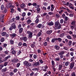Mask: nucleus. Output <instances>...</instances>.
<instances>
[{
	"label": "nucleus",
	"mask_w": 76,
	"mask_h": 76,
	"mask_svg": "<svg viewBox=\"0 0 76 76\" xmlns=\"http://www.w3.org/2000/svg\"><path fill=\"white\" fill-rule=\"evenodd\" d=\"M55 27H57L58 29L61 28V25L60 24V23L58 22L55 23Z\"/></svg>",
	"instance_id": "1"
},
{
	"label": "nucleus",
	"mask_w": 76,
	"mask_h": 76,
	"mask_svg": "<svg viewBox=\"0 0 76 76\" xmlns=\"http://www.w3.org/2000/svg\"><path fill=\"white\" fill-rule=\"evenodd\" d=\"M16 28V26H15V23H13L12 24L11 26V27L10 28L9 30L10 31H12L13 29Z\"/></svg>",
	"instance_id": "2"
},
{
	"label": "nucleus",
	"mask_w": 76,
	"mask_h": 76,
	"mask_svg": "<svg viewBox=\"0 0 76 76\" xmlns=\"http://www.w3.org/2000/svg\"><path fill=\"white\" fill-rule=\"evenodd\" d=\"M24 64L26 65L27 67H30L31 66V64L27 61H25L24 62Z\"/></svg>",
	"instance_id": "3"
},
{
	"label": "nucleus",
	"mask_w": 76,
	"mask_h": 76,
	"mask_svg": "<svg viewBox=\"0 0 76 76\" xmlns=\"http://www.w3.org/2000/svg\"><path fill=\"white\" fill-rule=\"evenodd\" d=\"M27 34H28V36L29 37V38H31L32 37V33L29 31H27Z\"/></svg>",
	"instance_id": "4"
},
{
	"label": "nucleus",
	"mask_w": 76,
	"mask_h": 76,
	"mask_svg": "<svg viewBox=\"0 0 76 76\" xmlns=\"http://www.w3.org/2000/svg\"><path fill=\"white\" fill-rule=\"evenodd\" d=\"M47 69H48V67H47L46 65L43 66L42 67V70H43V71H44V72H46L47 71Z\"/></svg>",
	"instance_id": "5"
},
{
	"label": "nucleus",
	"mask_w": 76,
	"mask_h": 76,
	"mask_svg": "<svg viewBox=\"0 0 76 76\" xmlns=\"http://www.w3.org/2000/svg\"><path fill=\"white\" fill-rule=\"evenodd\" d=\"M75 65V62H72L71 63V64L70 65V67L71 69H72L74 67V66Z\"/></svg>",
	"instance_id": "6"
},
{
	"label": "nucleus",
	"mask_w": 76,
	"mask_h": 76,
	"mask_svg": "<svg viewBox=\"0 0 76 76\" xmlns=\"http://www.w3.org/2000/svg\"><path fill=\"white\" fill-rule=\"evenodd\" d=\"M11 6H12V4L10 3H7L6 5V7L7 8H10L11 7Z\"/></svg>",
	"instance_id": "7"
},
{
	"label": "nucleus",
	"mask_w": 76,
	"mask_h": 76,
	"mask_svg": "<svg viewBox=\"0 0 76 76\" xmlns=\"http://www.w3.org/2000/svg\"><path fill=\"white\" fill-rule=\"evenodd\" d=\"M12 63H16L18 61V59L17 58L13 59L12 61Z\"/></svg>",
	"instance_id": "8"
},
{
	"label": "nucleus",
	"mask_w": 76,
	"mask_h": 76,
	"mask_svg": "<svg viewBox=\"0 0 76 76\" xmlns=\"http://www.w3.org/2000/svg\"><path fill=\"white\" fill-rule=\"evenodd\" d=\"M48 25L49 26H53L54 25V23L53 21H51L48 23Z\"/></svg>",
	"instance_id": "9"
},
{
	"label": "nucleus",
	"mask_w": 76,
	"mask_h": 76,
	"mask_svg": "<svg viewBox=\"0 0 76 76\" xmlns=\"http://www.w3.org/2000/svg\"><path fill=\"white\" fill-rule=\"evenodd\" d=\"M21 39L22 40H23L24 41L26 42L27 41V37H21Z\"/></svg>",
	"instance_id": "10"
},
{
	"label": "nucleus",
	"mask_w": 76,
	"mask_h": 76,
	"mask_svg": "<svg viewBox=\"0 0 76 76\" xmlns=\"http://www.w3.org/2000/svg\"><path fill=\"white\" fill-rule=\"evenodd\" d=\"M10 35L11 38H13L14 37H16V34H10Z\"/></svg>",
	"instance_id": "11"
},
{
	"label": "nucleus",
	"mask_w": 76,
	"mask_h": 76,
	"mask_svg": "<svg viewBox=\"0 0 76 76\" xmlns=\"http://www.w3.org/2000/svg\"><path fill=\"white\" fill-rule=\"evenodd\" d=\"M39 17L38 16L36 18V19H37L35 20L36 23H38V22H39Z\"/></svg>",
	"instance_id": "12"
},
{
	"label": "nucleus",
	"mask_w": 76,
	"mask_h": 76,
	"mask_svg": "<svg viewBox=\"0 0 76 76\" xmlns=\"http://www.w3.org/2000/svg\"><path fill=\"white\" fill-rule=\"evenodd\" d=\"M34 65L35 66H38L39 65V62L38 61L36 63H34Z\"/></svg>",
	"instance_id": "13"
},
{
	"label": "nucleus",
	"mask_w": 76,
	"mask_h": 76,
	"mask_svg": "<svg viewBox=\"0 0 76 76\" xmlns=\"http://www.w3.org/2000/svg\"><path fill=\"white\" fill-rule=\"evenodd\" d=\"M20 7L22 9H23L24 7H25L26 6V5L25 4H23L20 5Z\"/></svg>",
	"instance_id": "14"
},
{
	"label": "nucleus",
	"mask_w": 76,
	"mask_h": 76,
	"mask_svg": "<svg viewBox=\"0 0 76 76\" xmlns=\"http://www.w3.org/2000/svg\"><path fill=\"white\" fill-rule=\"evenodd\" d=\"M41 35H42V30H40L39 32L37 34V36L38 37H40Z\"/></svg>",
	"instance_id": "15"
},
{
	"label": "nucleus",
	"mask_w": 76,
	"mask_h": 76,
	"mask_svg": "<svg viewBox=\"0 0 76 76\" xmlns=\"http://www.w3.org/2000/svg\"><path fill=\"white\" fill-rule=\"evenodd\" d=\"M52 66L53 67H55V63H54V61H52Z\"/></svg>",
	"instance_id": "16"
},
{
	"label": "nucleus",
	"mask_w": 76,
	"mask_h": 76,
	"mask_svg": "<svg viewBox=\"0 0 76 76\" xmlns=\"http://www.w3.org/2000/svg\"><path fill=\"white\" fill-rule=\"evenodd\" d=\"M56 41H57V40H58V41L59 42H61V41H62V39L60 38H56Z\"/></svg>",
	"instance_id": "17"
},
{
	"label": "nucleus",
	"mask_w": 76,
	"mask_h": 76,
	"mask_svg": "<svg viewBox=\"0 0 76 76\" xmlns=\"http://www.w3.org/2000/svg\"><path fill=\"white\" fill-rule=\"evenodd\" d=\"M4 17V15H0V19L1 20H2V19H3V18Z\"/></svg>",
	"instance_id": "18"
},
{
	"label": "nucleus",
	"mask_w": 76,
	"mask_h": 76,
	"mask_svg": "<svg viewBox=\"0 0 76 76\" xmlns=\"http://www.w3.org/2000/svg\"><path fill=\"white\" fill-rule=\"evenodd\" d=\"M65 52L64 51H62L61 52L58 53V55H63V54H64L65 53Z\"/></svg>",
	"instance_id": "19"
},
{
	"label": "nucleus",
	"mask_w": 76,
	"mask_h": 76,
	"mask_svg": "<svg viewBox=\"0 0 76 76\" xmlns=\"http://www.w3.org/2000/svg\"><path fill=\"white\" fill-rule=\"evenodd\" d=\"M52 30H49L47 31L46 33L48 34H51V33H52Z\"/></svg>",
	"instance_id": "20"
},
{
	"label": "nucleus",
	"mask_w": 76,
	"mask_h": 76,
	"mask_svg": "<svg viewBox=\"0 0 76 76\" xmlns=\"http://www.w3.org/2000/svg\"><path fill=\"white\" fill-rule=\"evenodd\" d=\"M62 67H63V65L62 64L59 65V68H58L59 70H61V69L62 68Z\"/></svg>",
	"instance_id": "21"
},
{
	"label": "nucleus",
	"mask_w": 76,
	"mask_h": 76,
	"mask_svg": "<svg viewBox=\"0 0 76 76\" xmlns=\"http://www.w3.org/2000/svg\"><path fill=\"white\" fill-rule=\"evenodd\" d=\"M66 37L68 39H72V37L70 36V35H68L66 36Z\"/></svg>",
	"instance_id": "22"
},
{
	"label": "nucleus",
	"mask_w": 76,
	"mask_h": 76,
	"mask_svg": "<svg viewBox=\"0 0 76 76\" xmlns=\"http://www.w3.org/2000/svg\"><path fill=\"white\" fill-rule=\"evenodd\" d=\"M35 42H34L33 44L31 45V46L32 48H34L35 47Z\"/></svg>",
	"instance_id": "23"
},
{
	"label": "nucleus",
	"mask_w": 76,
	"mask_h": 76,
	"mask_svg": "<svg viewBox=\"0 0 76 76\" xmlns=\"http://www.w3.org/2000/svg\"><path fill=\"white\" fill-rule=\"evenodd\" d=\"M67 4H69V7H72V6H74L73 5V4H72V3H69H69L67 2Z\"/></svg>",
	"instance_id": "24"
},
{
	"label": "nucleus",
	"mask_w": 76,
	"mask_h": 76,
	"mask_svg": "<svg viewBox=\"0 0 76 76\" xmlns=\"http://www.w3.org/2000/svg\"><path fill=\"white\" fill-rule=\"evenodd\" d=\"M64 36V33H62V34H61L59 35V37H61V38H63V37Z\"/></svg>",
	"instance_id": "25"
},
{
	"label": "nucleus",
	"mask_w": 76,
	"mask_h": 76,
	"mask_svg": "<svg viewBox=\"0 0 76 76\" xmlns=\"http://www.w3.org/2000/svg\"><path fill=\"white\" fill-rule=\"evenodd\" d=\"M7 34V33L6 32H3L1 33V35L2 36H5L6 34Z\"/></svg>",
	"instance_id": "26"
},
{
	"label": "nucleus",
	"mask_w": 76,
	"mask_h": 76,
	"mask_svg": "<svg viewBox=\"0 0 76 76\" xmlns=\"http://www.w3.org/2000/svg\"><path fill=\"white\" fill-rule=\"evenodd\" d=\"M32 70L34 71H38V70H39V69L38 68H33L32 69Z\"/></svg>",
	"instance_id": "27"
},
{
	"label": "nucleus",
	"mask_w": 76,
	"mask_h": 76,
	"mask_svg": "<svg viewBox=\"0 0 76 76\" xmlns=\"http://www.w3.org/2000/svg\"><path fill=\"white\" fill-rule=\"evenodd\" d=\"M31 22V20L30 19L28 20L27 21V24H29Z\"/></svg>",
	"instance_id": "28"
},
{
	"label": "nucleus",
	"mask_w": 76,
	"mask_h": 76,
	"mask_svg": "<svg viewBox=\"0 0 76 76\" xmlns=\"http://www.w3.org/2000/svg\"><path fill=\"white\" fill-rule=\"evenodd\" d=\"M10 58V55L8 56L7 57H5V60H7L8 58Z\"/></svg>",
	"instance_id": "29"
},
{
	"label": "nucleus",
	"mask_w": 76,
	"mask_h": 76,
	"mask_svg": "<svg viewBox=\"0 0 76 76\" xmlns=\"http://www.w3.org/2000/svg\"><path fill=\"white\" fill-rule=\"evenodd\" d=\"M55 48H56L57 50H58L60 49V47L59 46H55Z\"/></svg>",
	"instance_id": "30"
},
{
	"label": "nucleus",
	"mask_w": 76,
	"mask_h": 76,
	"mask_svg": "<svg viewBox=\"0 0 76 76\" xmlns=\"http://www.w3.org/2000/svg\"><path fill=\"white\" fill-rule=\"evenodd\" d=\"M4 38H1V39L0 40V42H3L4 41Z\"/></svg>",
	"instance_id": "31"
},
{
	"label": "nucleus",
	"mask_w": 76,
	"mask_h": 76,
	"mask_svg": "<svg viewBox=\"0 0 76 76\" xmlns=\"http://www.w3.org/2000/svg\"><path fill=\"white\" fill-rule=\"evenodd\" d=\"M56 38H54V39H52L51 40V42H52L53 43H54V42H55V41L56 40Z\"/></svg>",
	"instance_id": "32"
},
{
	"label": "nucleus",
	"mask_w": 76,
	"mask_h": 76,
	"mask_svg": "<svg viewBox=\"0 0 76 76\" xmlns=\"http://www.w3.org/2000/svg\"><path fill=\"white\" fill-rule=\"evenodd\" d=\"M16 51L15 50H13L12 52V54H13L14 55H15V54H16Z\"/></svg>",
	"instance_id": "33"
},
{
	"label": "nucleus",
	"mask_w": 76,
	"mask_h": 76,
	"mask_svg": "<svg viewBox=\"0 0 76 76\" xmlns=\"http://www.w3.org/2000/svg\"><path fill=\"white\" fill-rule=\"evenodd\" d=\"M23 31V28H21L20 29L19 31V33H22V32Z\"/></svg>",
	"instance_id": "34"
},
{
	"label": "nucleus",
	"mask_w": 76,
	"mask_h": 76,
	"mask_svg": "<svg viewBox=\"0 0 76 76\" xmlns=\"http://www.w3.org/2000/svg\"><path fill=\"white\" fill-rule=\"evenodd\" d=\"M69 64H70V63L69 62L67 61L65 63V66H68V65H69Z\"/></svg>",
	"instance_id": "35"
},
{
	"label": "nucleus",
	"mask_w": 76,
	"mask_h": 76,
	"mask_svg": "<svg viewBox=\"0 0 76 76\" xmlns=\"http://www.w3.org/2000/svg\"><path fill=\"white\" fill-rule=\"evenodd\" d=\"M26 15V13L25 12H23L22 14V16H23V17H24V16H25Z\"/></svg>",
	"instance_id": "36"
},
{
	"label": "nucleus",
	"mask_w": 76,
	"mask_h": 76,
	"mask_svg": "<svg viewBox=\"0 0 76 76\" xmlns=\"http://www.w3.org/2000/svg\"><path fill=\"white\" fill-rule=\"evenodd\" d=\"M37 13H39L40 11V10H41V9H40L39 8L37 9Z\"/></svg>",
	"instance_id": "37"
},
{
	"label": "nucleus",
	"mask_w": 76,
	"mask_h": 76,
	"mask_svg": "<svg viewBox=\"0 0 76 76\" xmlns=\"http://www.w3.org/2000/svg\"><path fill=\"white\" fill-rule=\"evenodd\" d=\"M41 26H42V24H39L38 25V27L39 28H41Z\"/></svg>",
	"instance_id": "38"
},
{
	"label": "nucleus",
	"mask_w": 76,
	"mask_h": 76,
	"mask_svg": "<svg viewBox=\"0 0 76 76\" xmlns=\"http://www.w3.org/2000/svg\"><path fill=\"white\" fill-rule=\"evenodd\" d=\"M72 76H76V73L75 72H72Z\"/></svg>",
	"instance_id": "39"
},
{
	"label": "nucleus",
	"mask_w": 76,
	"mask_h": 76,
	"mask_svg": "<svg viewBox=\"0 0 76 76\" xmlns=\"http://www.w3.org/2000/svg\"><path fill=\"white\" fill-rule=\"evenodd\" d=\"M10 42L11 44H14V41L12 40H10Z\"/></svg>",
	"instance_id": "40"
},
{
	"label": "nucleus",
	"mask_w": 76,
	"mask_h": 76,
	"mask_svg": "<svg viewBox=\"0 0 76 76\" xmlns=\"http://www.w3.org/2000/svg\"><path fill=\"white\" fill-rule=\"evenodd\" d=\"M33 57L34 59H37V56L36 55H34L33 56Z\"/></svg>",
	"instance_id": "41"
},
{
	"label": "nucleus",
	"mask_w": 76,
	"mask_h": 76,
	"mask_svg": "<svg viewBox=\"0 0 76 76\" xmlns=\"http://www.w3.org/2000/svg\"><path fill=\"white\" fill-rule=\"evenodd\" d=\"M71 24L72 25H75V21H72L71 23Z\"/></svg>",
	"instance_id": "42"
},
{
	"label": "nucleus",
	"mask_w": 76,
	"mask_h": 76,
	"mask_svg": "<svg viewBox=\"0 0 76 76\" xmlns=\"http://www.w3.org/2000/svg\"><path fill=\"white\" fill-rule=\"evenodd\" d=\"M63 48L64 50H68V48H67V47H64Z\"/></svg>",
	"instance_id": "43"
},
{
	"label": "nucleus",
	"mask_w": 76,
	"mask_h": 76,
	"mask_svg": "<svg viewBox=\"0 0 76 76\" xmlns=\"http://www.w3.org/2000/svg\"><path fill=\"white\" fill-rule=\"evenodd\" d=\"M35 8H36L37 9H38V8H39V5H36V6L35 7Z\"/></svg>",
	"instance_id": "44"
},
{
	"label": "nucleus",
	"mask_w": 76,
	"mask_h": 76,
	"mask_svg": "<svg viewBox=\"0 0 76 76\" xmlns=\"http://www.w3.org/2000/svg\"><path fill=\"white\" fill-rule=\"evenodd\" d=\"M56 61H60V58H57L55 59Z\"/></svg>",
	"instance_id": "45"
},
{
	"label": "nucleus",
	"mask_w": 76,
	"mask_h": 76,
	"mask_svg": "<svg viewBox=\"0 0 76 76\" xmlns=\"http://www.w3.org/2000/svg\"><path fill=\"white\" fill-rule=\"evenodd\" d=\"M4 9V5H2L1 7V10H3Z\"/></svg>",
	"instance_id": "46"
},
{
	"label": "nucleus",
	"mask_w": 76,
	"mask_h": 76,
	"mask_svg": "<svg viewBox=\"0 0 76 76\" xmlns=\"http://www.w3.org/2000/svg\"><path fill=\"white\" fill-rule=\"evenodd\" d=\"M62 15L63 18H65L66 15L64 14H63Z\"/></svg>",
	"instance_id": "47"
},
{
	"label": "nucleus",
	"mask_w": 76,
	"mask_h": 76,
	"mask_svg": "<svg viewBox=\"0 0 76 76\" xmlns=\"http://www.w3.org/2000/svg\"><path fill=\"white\" fill-rule=\"evenodd\" d=\"M8 64V62H5L4 63V66H6L7 65V64Z\"/></svg>",
	"instance_id": "48"
},
{
	"label": "nucleus",
	"mask_w": 76,
	"mask_h": 76,
	"mask_svg": "<svg viewBox=\"0 0 76 76\" xmlns=\"http://www.w3.org/2000/svg\"><path fill=\"white\" fill-rule=\"evenodd\" d=\"M22 45V44L21 42H20L18 44V46H21Z\"/></svg>",
	"instance_id": "49"
},
{
	"label": "nucleus",
	"mask_w": 76,
	"mask_h": 76,
	"mask_svg": "<svg viewBox=\"0 0 76 76\" xmlns=\"http://www.w3.org/2000/svg\"><path fill=\"white\" fill-rule=\"evenodd\" d=\"M69 16H70V17H71V18H72L73 17V15L72 14H70L69 15Z\"/></svg>",
	"instance_id": "50"
},
{
	"label": "nucleus",
	"mask_w": 76,
	"mask_h": 76,
	"mask_svg": "<svg viewBox=\"0 0 76 76\" xmlns=\"http://www.w3.org/2000/svg\"><path fill=\"white\" fill-rule=\"evenodd\" d=\"M21 27L22 25L20 24L18 26V27L19 28V29H20V28H21Z\"/></svg>",
	"instance_id": "51"
},
{
	"label": "nucleus",
	"mask_w": 76,
	"mask_h": 76,
	"mask_svg": "<svg viewBox=\"0 0 76 76\" xmlns=\"http://www.w3.org/2000/svg\"><path fill=\"white\" fill-rule=\"evenodd\" d=\"M39 61H40V63H43V61L42 59H40L39 60Z\"/></svg>",
	"instance_id": "52"
},
{
	"label": "nucleus",
	"mask_w": 76,
	"mask_h": 76,
	"mask_svg": "<svg viewBox=\"0 0 76 76\" xmlns=\"http://www.w3.org/2000/svg\"><path fill=\"white\" fill-rule=\"evenodd\" d=\"M69 45H72V41H69Z\"/></svg>",
	"instance_id": "53"
},
{
	"label": "nucleus",
	"mask_w": 76,
	"mask_h": 76,
	"mask_svg": "<svg viewBox=\"0 0 76 76\" xmlns=\"http://www.w3.org/2000/svg\"><path fill=\"white\" fill-rule=\"evenodd\" d=\"M20 18L19 17H17L15 18V19L18 20H19V19Z\"/></svg>",
	"instance_id": "54"
},
{
	"label": "nucleus",
	"mask_w": 76,
	"mask_h": 76,
	"mask_svg": "<svg viewBox=\"0 0 76 76\" xmlns=\"http://www.w3.org/2000/svg\"><path fill=\"white\" fill-rule=\"evenodd\" d=\"M11 13H13L14 12V9H11V11H10Z\"/></svg>",
	"instance_id": "55"
},
{
	"label": "nucleus",
	"mask_w": 76,
	"mask_h": 76,
	"mask_svg": "<svg viewBox=\"0 0 76 76\" xmlns=\"http://www.w3.org/2000/svg\"><path fill=\"white\" fill-rule=\"evenodd\" d=\"M48 14L50 15H53V12H49L48 13Z\"/></svg>",
	"instance_id": "56"
},
{
	"label": "nucleus",
	"mask_w": 76,
	"mask_h": 76,
	"mask_svg": "<svg viewBox=\"0 0 76 76\" xmlns=\"http://www.w3.org/2000/svg\"><path fill=\"white\" fill-rule=\"evenodd\" d=\"M56 18H59L60 17V15L58 14H56Z\"/></svg>",
	"instance_id": "57"
},
{
	"label": "nucleus",
	"mask_w": 76,
	"mask_h": 76,
	"mask_svg": "<svg viewBox=\"0 0 76 76\" xmlns=\"http://www.w3.org/2000/svg\"><path fill=\"white\" fill-rule=\"evenodd\" d=\"M17 10H18V11H19V12H20L21 11V10L20 8H17Z\"/></svg>",
	"instance_id": "58"
},
{
	"label": "nucleus",
	"mask_w": 76,
	"mask_h": 76,
	"mask_svg": "<svg viewBox=\"0 0 76 76\" xmlns=\"http://www.w3.org/2000/svg\"><path fill=\"white\" fill-rule=\"evenodd\" d=\"M65 20L66 21H67V20L69 19V18H68L67 17H66V16L65 17Z\"/></svg>",
	"instance_id": "59"
},
{
	"label": "nucleus",
	"mask_w": 76,
	"mask_h": 76,
	"mask_svg": "<svg viewBox=\"0 0 76 76\" xmlns=\"http://www.w3.org/2000/svg\"><path fill=\"white\" fill-rule=\"evenodd\" d=\"M69 7L70 8V9H72L73 10H74V6H72L71 7Z\"/></svg>",
	"instance_id": "60"
},
{
	"label": "nucleus",
	"mask_w": 76,
	"mask_h": 76,
	"mask_svg": "<svg viewBox=\"0 0 76 76\" xmlns=\"http://www.w3.org/2000/svg\"><path fill=\"white\" fill-rule=\"evenodd\" d=\"M21 51H20L17 53V55H19V54H21Z\"/></svg>",
	"instance_id": "61"
},
{
	"label": "nucleus",
	"mask_w": 76,
	"mask_h": 76,
	"mask_svg": "<svg viewBox=\"0 0 76 76\" xmlns=\"http://www.w3.org/2000/svg\"><path fill=\"white\" fill-rule=\"evenodd\" d=\"M33 59H30L29 60V62H33Z\"/></svg>",
	"instance_id": "62"
},
{
	"label": "nucleus",
	"mask_w": 76,
	"mask_h": 76,
	"mask_svg": "<svg viewBox=\"0 0 76 76\" xmlns=\"http://www.w3.org/2000/svg\"><path fill=\"white\" fill-rule=\"evenodd\" d=\"M13 74H14V73H13V72H11L10 73V76H13Z\"/></svg>",
	"instance_id": "63"
},
{
	"label": "nucleus",
	"mask_w": 76,
	"mask_h": 76,
	"mask_svg": "<svg viewBox=\"0 0 76 76\" xmlns=\"http://www.w3.org/2000/svg\"><path fill=\"white\" fill-rule=\"evenodd\" d=\"M18 71V69H15L14 70V72H15V73H16V72Z\"/></svg>",
	"instance_id": "64"
}]
</instances>
